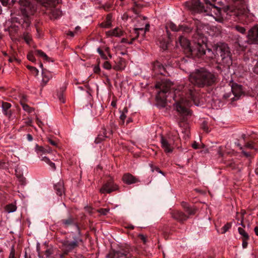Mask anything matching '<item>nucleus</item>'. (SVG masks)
I'll use <instances>...</instances> for the list:
<instances>
[{"mask_svg": "<svg viewBox=\"0 0 258 258\" xmlns=\"http://www.w3.org/2000/svg\"><path fill=\"white\" fill-rule=\"evenodd\" d=\"M192 148H194V149H198L199 147H198V143L196 142H195L192 144Z\"/></svg>", "mask_w": 258, "mask_h": 258, "instance_id": "obj_60", "label": "nucleus"}, {"mask_svg": "<svg viewBox=\"0 0 258 258\" xmlns=\"http://www.w3.org/2000/svg\"><path fill=\"white\" fill-rule=\"evenodd\" d=\"M183 206L186 212H187L189 215L195 214V210L190 208L186 203L183 204Z\"/></svg>", "mask_w": 258, "mask_h": 258, "instance_id": "obj_30", "label": "nucleus"}, {"mask_svg": "<svg viewBox=\"0 0 258 258\" xmlns=\"http://www.w3.org/2000/svg\"><path fill=\"white\" fill-rule=\"evenodd\" d=\"M245 147L246 148H248V149H253V146L252 144L250 143H246L245 145Z\"/></svg>", "mask_w": 258, "mask_h": 258, "instance_id": "obj_50", "label": "nucleus"}, {"mask_svg": "<svg viewBox=\"0 0 258 258\" xmlns=\"http://www.w3.org/2000/svg\"><path fill=\"white\" fill-rule=\"evenodd\" d=\"M238 230L239 233L242 236V238H245V239H248L249 236L243 228L239 227Z\"/></svg>", "mask_w": 258, "mask_h": 258, "instance_id": "obj_27", "label": "nucleus"}, {"mask_svg": "<svg viewBox=\"0 0 258 258\" xmlns=\"http://www.w3.org/2000/svg\"><path fill=\"white\" fill-rule=\"evenodd\" d=\"M57 248H49L45 250V254L47 257H50L52 254H54L53 256L56 253V250Z\"/></svg>", "mask_w": 258, "mask_h": 258, "instance_id": "obj_25", "label": "nucleus"}, {"mask_svg": "<svg viewBox=\"0 0 258 258\" xmlns=\"http://www.w3.org/2000/svg\"><path fill=\"white\" fill-rule=\"evenodd\" d=\"M243 239V243H242V245H243V247H246L247 246V240L248 239H245V238H242Z\"/></svg>", "mask_w": 258, "mask_h": 258, "instance_id": "obj_58", "label": "nucleus"}, {"mask_svg": "<svg viewBox=\"0 0 258 258\" xmlns=\"http://www.w3.org/2000/svg\"><path fill=\"white\" fill-rule=\"evenodd\" d=\"M28 68L32 71H35L36 73V75L38 74V70L36 68L33 67L28 66Z\"/></svg>", "mask_w": 258, "mask_h": 258, "instance_id": "obj_46", "label": "nucleus"}, {"mask_svg": "<svg viewBox=\"0 0 258 258\" xmlns=\"http://www.w3.org/2000/svg\"><path fill=\"white\" fill-rule=\"evenodd\" d=\"M21 100L23 102H24V103H25V102L27 101V96H26L25 95H22L21 98L20 99V101Z\"/></svg>", "mask_w": 258, "mask_h": 258, "instance_id": "obj_51", "label": "nucleus"}, {"mask_svg": "<svg viewBox=\"0 0 258 258\" xmlns=\"http://www.w3.org/2000/svg\"><path fill=\"white\" fill-rule=\"evenodd\" d=\"M209 33L211 36H217L221 33V29L218 27L213 26Z\"/></svg>", "mask_w": 258, "mask_h": 258, "instance_id": "obj_22", "label": "nucleus"}, {"mask_svg": "<svg viewBox=\"0 0 258 258\" xmlns=\"http://www.w3.org/2000/svg\"><path fill=\"white\" fill-rule=\"evenodd\" d=\"M9 258H15V250L14 248H12V250L10 253Z\"/></svg>", "mask_w": 258, "mask_h": 258, "instance_id": "obj_47", "label": "nucleus"}, {"mask_svg": "<svg viewBox=\"0 0 258 258\" xmlns=\"http://www.w3.org/2000/svg\"><path fill=\"white\" fill-rule=\"evenodd\" d=\"M97 211L102 215H106L109 211V209H100L98 210Z\"/></svg>", "mask_w": 258, "mask_h": 258, "instance_id": "obj_34", "label": "nucleus"}, {"mask_svg": "<svg viewBox=\"0 0 258 258\" xmlns=\"http://www.w3.org/2000/svg\"><path fill=\"white\" fill-rule=\"evenodd\" d=\"M160 47H162L163 49H166L167 48V44L165 41L160 43Z\"/></svg>", "mask_w": 258, "mask_h": 258, "instance_id": "obj_44", "label": "nucleus"}, {"mask_svg": "<svg viewBox=\"0 0 258 258\" xmlns=\"http://www.w3.org/2000/svg\"><path fill=\"white\" fill-rule=\"evenodd\" d=\"M205 5L206 7L205 8L204 12L206 13L207 15L214 16H218L220 14V9L217 6L211 4L210 1L205 0Z\"/></svg>", "mask_w": 258, "mask_h": 258, "instance_id": "obj_9", "label": "nucleus"}, {"mask_svg": "<svg viewBox=\"0 0 258 258\" xmlns=\"http://www.w3.org/2000/svg\"><path fill=\"white\" fill-rule=\"evenodd\" d=\"M16 207L14 205L10 204L6 206V210L8 213L14 212L16 210Z\"/></svg>", "mask_w": 258, "mask_h": 258, "instance_id": "obj_31", "label": "nucleus"}, {"mask_svg": "<svg viewBox=\"0 0 258 258\" xmlns=\"http://www.w3.org/2000/svg\"><path fill=\"white\" fill-rule=\"evenodd\" d=\"M24 39L27 43H29L31 41V37L28 33L24 34Z\"/></svg>", "mask_w": 258, "mask_h": 258, "instance_id": "obj_35", "label": "nucleus"}, {"mask_svg": "<svg viewBox=\"0 0 258 258\" xmlns=\"http://www.w3.org/2000/svg\"><path fill=\"white\" fill-rule=\"evenodd\" d=\"M73 240L71 241L69 238L61 240L59 242L61 245L59 246V249H56V253L53 256V258H64L70 252L78 247L80 242L82 241L79 236H73Z\"/></svg>", "mask_w": 258, "mask_h": 258, "instance_id": "obj_3", "label": "nucleus"}, {"mask_svg": "<svg viewBox=\"0 0 258 258\" xmlns=\"http://www.w3.org/2000/svg\"><path fill=\"white\" fill-rule=\"evenodd\" d=\"M122 180L124 183L127 184L135 183L139 181L138 178L128 173L124 174L122 177Z\"/></svg>", "mask_w": 258, "mask_h": 258, "instance_id": "obj_16", "label": "nucleus"}, {"mask_svg": "<svg viewBox=\"0 0 258 258\" xmlns=\"http://www.w3.org/2000/svg\"><path fill=\"white\" fill-rule=\"evenodd\" d=\"M172 217L182 222L184 220H186L187 219V217L182 212L176 211H174L172 213Z\"/></svg>", "mask_w": 258, "mask_h": 258, "instance_id": "obj_18", "label": "nucleus"}, {"mask_svg": "<svg viewBox=\"0 0 258 258\" xmlns=\"http://www.w3.org/2000/svg\"><path fill=\"white\" fill-rule=\"evenodd\" d=\"M253 72L256 74H258V61L253 68Z\"/></svg>", "mask_w": 258, "mask_h": 258, "instance_id": "obj_54", "label": "nucleus"}, {"mask_svg": "<svg viewBox=\"0 0 258 258\" xmlns=\"http://www.w3.org/2000/svg\"><path fill=\"white\" fill-rule=\"evenodd\" d=\"M0 1L4 6H7L9 4V0H0Z\"/></svg>", "mask_w": 258, "mask_h": 258, "instance_id": "obj_49", "label": "nucleus"}, {"mask_svg": "<svg viewBox=\"0 0 258 258\" xmlns=\"http://www.w3.org/2000/svg\"><path fill=\"white\" fill-rule=\"evenodd\" d=\"M178 139V137L176 136H168L167 137L162 136L160 141L162 148L166 153H171L174 148L175 142Z\"/></svg>", "mask_w": 258, "mask_h": 258, "instance_id": "obj_7", "label": "nucleus"}, {"mask_svg": "<svg viewBox=\"0 0 258 258\" xmlns=\"http://www.w3.org/2000/svg\"><path fill=\"white\" fill-rule=\"evenodd\" d=\"M42 79L41 86L43 87L47 84L48 81L52 78V76L51 73L46 70H42Z\"/></svg>", "mask_w": 258, "mask_h": 258, "instance_id": "obj_15", "label": "nucleus"}, {"mask_svg": "<svg viewBox=\"0 0 258 258\" xmlns=\"http://www.w3.org/2000/svg\"><path fill=\"white\" fill-rule=\"evenodd\" d=\"M217 80L215 74L201 68L191 73L189 77V82L177 86L174 92L173 97L175 101V108L182 117L184 121L191 115L189 107L191 101L196 105H199L198 93L195 90L194 85L199 87H204L213 85Z\"/></svg>", "mask_w": 258, "mask_h": 258, "instance_id": "obj_1", "label": "nucleus"}, {"mask_svg": "<svg viewBox=\"0 0 258 258\" xmlns=\"http://www.w3.org/2000/svg\"><path fill=\"white\" fill-rule=\"evenodd\" d=\"M107 137L106 134L104 133L103 135H99L98 137L96 138L95 140V142L96 144H98L100 143L102 141H103L105 138Z\"/></svg>", "mask_w": 258, "mask_h": 258, "instance_id": "obj_32", "label": "nucleus"}, {"mask_svg": "<svg viewBox=\"0 0 258 258\" xmlns=\"http://www.w3.org/2000/svg\"><path fill=\"white\" fill-rule=\"evenodd\" d=\"M139 30H140V31H144V29L141 28H136L135 29V33L137 34V37H138L139 36V33H138V31Z\"/></svg>", "mask_w": 258, "mask_h": 258, "instance_id": "obj_55", "label": "nucleus"}, {"mask_svg": "<svg viewBox=\"0 0 258 258\" xmlns=\"http://www.w3.org/2000/svg\"><path fill=\"white\" fill-rule=\"evenodd\" d=\"M136 39V38H134L132 39V40L130 42H127V39H125V38H122L121 39V42L122 43H128V44H132V42L133 41H134L135 39Z\"/></svg>", "mask_w": 258, "mask_h": 258, "instance_id": "obj_48", "label": "nucleus"}, {"mask_svg": "<svg viewBox=\"0 0 258 258\" xmlns=\"http://www.w3.org/2000/svg\"><path fill=\"white\" fill-rule=\"evenodd\" d=\"M126 118V115L124 114V113H122L120 115V119L121 120L120 124H123L124 123V119Z\"/></svg>", "mask_w": 258, "mask_h": 258, "instance_id": "obj_41", "label": "nucleus"}, {"mask_svg": "<svg viewBox=\"0 0 258 258\" xmlns=\"http://www.w3.org/2000/svg\"><path fill=\"white\" fill-rule=\"evenodd\" d=\"M139 237L141 239L144 244L146 243L147 242V237L143 234H139Z\"/></svg>", "mask_w": 258, "mask_h": 258, "instance_id": "obj_40", "label": "nucleus"}, {"mask_svg": "<svg viewBox=\"0 0 258 258\" xmlns=\"http://www.w3.org/2000/svg\"><path fill=\"white\" fill-rule=\"evenodd\" d=\"M190 3L191 6H190V9L197 11L198 12H204L206 7V5L202 6L199 0H191Z\"/></svg>", "mask_w": 258, "mask_h": 258, "instance_id": "obj_13", "label": "nucleus"}, {"mask_svg": "<svg viewBox=\"0 0 258 258\" xmlns=\"http://www.w3.org/2000/svg\"><path fill=\"white\" fill-rule=\"evenodd\" d=\"M51 15L53 18L57 19L61 16V12L59 10L53 9L51 11Z\"/></svg>", "mask_w": 258, "mask_h": 258, "instance_id": "obj_26", "label": "nucleus"}, {"mask_svg": "<svg viewBox=\"0 0 258 258\" xmlns=\"http://www.w3.org/2000/svg\"><path fill=\"white\" fill-rule=\"evenodd\" d=\"M27 139L28 141H31L33 140V137L30 134L27 135Z\"/></svg>", "mask_w": 258, "mask_h": 258, "instance_id": "obj_61", "label": "nucleus"}, {"mask_svg": "<svg viewBox=\"0 0 258 258\" xmlns=\"http://www.w3.org/2000/svg\"><path fill=\"white\" fill-rule=\"evenodd\" d=\"M153 70L157 74L165 75L166 73V69L159 61L155 62L153 64Z\"/></svg>", "mask_w": 258, "mask_h": 258, "instance_id": "obj_17", "label": "nucleus"}, {"mask_svg": "<svg viewBox=\"0 0 258 258\" xmlns=\"http://www.w3.org/2000/svg\"><path fill=\"white\" fill-rule=\"evenodd\" d=\"M48 164L49 165V166L52 168L53 170L55 169V166L54 163L50 161L49 163H48Z\"/></svg>", "mask_w": 258, "mask_h": 258, "instance_id": "obj_56", "label": "nucleus"}, {"mask_svg": "<svg viewBox=\"0 0 258 258\" xmlns=\"http://www.w3.org/2000/svg\"><path fill=\"white\" fill-rule=\"evenodd\" d=\"M173 85L171 82L168 80H162L161 82L157 83L155 87L160 90L156 96V99L162 107H165L166 104V94Z\"/></svg>", "mask_w": 258, "mask_h": 258, "instance_id": "obj_4", "label": "nucleus"}, {"mask_svg": "<svg viewBox=\"0 0 258 258\" xmlns=\"http://www.w3.org/2000/svg\"><path fill=\"white\" fill-rule=\"evenodd\" d=\"M27 58L29 60L33 62H34L36 60V59L32 53H29L27 55Z\"/></svg>", "mask_w": 258, "mask_h": 258, "instance_id": "obj_42", "label": "nucleus"}, {"mask_svg": "<svg viewBox=\"0 0 258 258\" xmlns=\"http://www.w3.org/2000/svg\"><path fill=\"white\" fill-rule=\"evenodd\" d=\"M48 142L51 145H52L53 146H57V143L55 141H54L50 139H48Z\"/></svg>", "mask_w": 258, "mask_h": 258, "instance_id": "obj_53", "label": "nucleus"}, {"mask_svg": "<svg viewBox=\"0 0 258 258\" xmlns=\"http://www.w3.org/2000/svg\"><path fill=\"white\" fill-rule=\"evenodd\" d=\"M111 16L110 15H107L106 17V21L104 23L101 24V27L104 28H109L111 26Z\"/></svg>", "mask_w": 258, "mask_h": 258, "instance_id": "obj_24", "label": "nucleus"}, {"mask_svg": "<svg viewBox=\"0 0 258 258\" xmlns=\"http://www.w3.org/2000/svg\"><path fill=\"white\" fill-rule=\"evenodd\" d=\"M61 222L65 227H68L71 225H74L77 231H79V228L78 226L76 225L74 219L72 217H69L67 219H63L61 220Z\"/></svg>", "mask_w": 258, "mask_h": 258, "instance_id": "obj_20", "label": "nucleus"}, {"mask_svg": "<svg viewBox=\"0 0 258 258\" xmlns=\"http://www.w3.org/2000/svg\"><path fill=\"white\" fill-rule=\"evenodd\" d=\"M20 103H21L23 109L25 111H26L29 113L32 112L33 109L32 108L30 107L27 104H26L25 103L23 102L22 100L20 101Z\"/></svg>", "mask_w": 258, "mask_h": 258, "instance_id": "obj_28", "label": "nucleus"}, {"mask_svg": "<svg viewBox=\"0 0 258 258\" xmlns=\"http://www.w3.org/2000/svg\"><path fill=\"white\" fill-rule=\"evenodd\" d=\"M215 52L220 55L221 58V63L223 65L229 67L232 64L231 52L227 44L223 43H219L214 46Z\"/></svg>", "mask_w": 258, "mask_h": 258, "instance_id": "obj_5", "label": "nucleus"}, {"mask_svg": "<svg viewBox=\"0 0 258 258\" xmlns=\"http://www.w3.org/2000/svg\"><path fill=\"white\" fill-rule=\"evenodd\" d=\"M7 168L6 164L4 162H0V168Z\"/></svg>", "mask_w": 258, "mask_h": 258, "instance_id": "obj_57", "label": "nucleus"}, {"mask_svg": "<svg viewBox=\"0 0 258 258\" xmlns=\"http://www.w3.org/2000/svg\"><path fill=\"white\" fill-rule=\"evenodd\" d=\"M42 5L45 7H47L50 5L53 0H37Z\"/></svg>", "mask_w": 258, "mask_h": 258, "instance_id": "obj_33", "label": "nucleus"}, {"mask_svg": "<svg viewBox=\"0 0 258 258\" xmlns=\"http://www.w3.org/2000/svg\"><path fill=\"white\" fill-rule=\"evenodd\" d=\"M103 67L105 69L110 70L111 68V64H110V63L108 61H105L103 63Z\"/></svg>", "mask_w": 258, "mask_h": 258, "instance_id": "obj_38", "label": "nucleus"}, {"mask_svg": "<svg viewBox=\"0 0 258 258\" xmlns=\"http://www.w3.org/2000/svg\"><path fill=\"white\" fill-rule=\"evenodd\" d=\"M254 230L255 234L258 236V227H255Z\"/></svg>", "mask_w": 258, "mask_h": 258, "instance_id": "obj_64", "label": "nucleus"}, {"mask_svg": "<svg viewBox=\"0 0 258 258\" xmlns=\"http://www.w3.org/2000/svg\"><path fill=\"white\" fill-rule=\"evenodd\" d=\"M235 28L237 31L242 34H244L245 32V29L243 27L240 26H236Z\"/></svg>", "mask_w": 258, "mask_h": 258, "instance_id": "obj_37", "label": "nucleus"}, {"mask_svg": "<svg viewBox=\"0 0 258 258\" xmlns=\"http://www.w3.org/2000/svg\"><path fill=\"white\" fill-rule=\"evenodd\" d=\"M166 29L167 30V33H168V29H170L171 30L174 31H182L185 33H189L191 31V29L185 26H179L177 27L175 24L172 22H169L166 25Z\"/></svg>", "mask_w": 258, "mask_h": 258, "instance_id": "obj_12", "label": "nucleus"}, {"mask_svg": "<svg viewBox=\"0 0 258 258\" xmlns=\"http://www.w3.org/2000/svg\"><path fill=\"white\" fill-rule=\"evenodd\" d=\"M19 4L22 14L25 18L24 23L26 26L28 27L30 24L29 18L35 13L36 7L32 4L30 0H20Z\"/></svg>", "mask_w": 258, "mask_h": 258, "instance_id": "obj_6", "label": "nucleus"}, {"mask_svg": "<svg viewBox=\"0 0 258 258\" xmlns=\"http://www.w3.org/2000/svg\"><path fill=\"white\" fill-rule=\"evenodd\" d=\"M117 189L118 186L110 179L103 185L100 189V192L101 194H109L117 190Z\"/></svg>", "mask_w": 258, "mask_h": 258, "instance_id": "obj_11", "label": "nucleus"}, {"mask_svg": "<svg viewBox=\"0 0 258 258\" xmlns=\"http://www.w3.org/2000/svg\"><path fill=\"white\" fill-rule=\"evenodd\" d=\"M57 195L61 196L64 192L63 183L62 181L58 182L54 185Z\"/></svg>", "mask_w": 258, "mask_h": 258, "instance_id": "obj_21", "label": "nucleus"}, {"mask_svg": "<svg viewBox=\"0 0 258 258\" xmlns=\"http://www.w3.org/2000/svg\"><path fill=\"white\" fill-rule=\"evenodd\" d=\"M35 54L43 58L44 60L49 61L50 58L47 55L41 50H37L35 51Z\"/></svg>", "mask_w": 258, "mask_h": 258, "instance_id": "obj_23", "label": "nucleus"}, {"mask_svg": "<svg viewBox=\"0 0 258 258\" xmlns=\"http://www.w3.org/2000/svg\"><path fill=\"white\" fill-rule=\"evenodd\" d=\"M231 92L232 93L225 94L223 97L226 99L230 98L232 101L238 100L242 94L241 86L236 84H233Z\"/></svg>", "mask_w": 258, "mask_h": 258, "instance_id": "obj_8", "label": "nucleus"}, {"mask_svg": "<svg viewBox=\"0 0 258 258\" xmlns=\"http://www.w3.org/2000/svg\"><path fill=\"white\" fill-rule=\"evenodd\" d=\"M222 151H223L222 147H219L218 148V150H217V152H218V155L221 157H222L223 155Z\"/></svg>", "mask_w": 258, "mask_h": 258, "instance_id": "obj_43", "label": "nucleus"}, {"mask_svg": "<svg viewBox=\"0 0 258 258\" xmlns=\"http://www.w3.org/2000/svg\"><path fill=\"white\" fill-rule=\"evenodd\" d=\"M36 120H37V123L38 124V125L40 127H41L42 125H43L42 122L40 120H39L38 118H36Z\"/></svg>", "mask_w": 258, "mask_h": 258, "instance_id": "obj_59", "label": "nucleus"}, {"mask_svg": "<svg viewBox=\"0 0 258 258\" xmlns=\"http://www.w3.org/2000/svg\"><path fill=\"white\" fill-rule=\"evenodd\" d=\"M97 51L100 54L101 57L104 59H107V57L106 55L103 53V52L100 49V48H98L97 49Z\"/></svg>", "mask_w": 258, "mask_h": 258, "instance_id": "obj_39", "label": "nucleus"}, {"mask_svg": "<svg viewBox=\"0 0 258 258\" xmlns=\"http://www.w3.org/2000/svg\"><path fill=\"white\" fill-rule=\"evenodd\" d=\"M204 27H198L196 33L193 36L194 46L192 47L190 46V42L185 38L180 36L178 41L176 42V45H180L186 52H189L193 56L202 57L206 55V57L209 58H213L215 55L210 49H207V38L203 34V29Z\"/></svg>", "mask_w": 258, "mask_h": 258, "instance_id": "obj_2", "label": "nucleus"}, {"mask_svg": "<svg viewBox=\"0 0 258 258\" xmlns=\"http://www.w3.org/2000/svg\"><path fill=\"white\" fill-rule=\"evenodd\" d=\"M41 160H42V161H44V162H45V163H47V164H48V163H49V162L50 161V160H49V158H47V157H43V158H42Z\"/></svg>", "mask_w": 258, "mask_h": 258, "instance_id": "obj_52", "label": "nucleus"}, {"mask_svg": "<svg viewBox=\"0 0 258 258\" xmlns=\"http://www.w3.org/2000/svg\"><path fill=\"white\" fill-rule=\"evenodd\" d=\"M247 41L250 44H258V26H255L248 32Z\"/></svg>", "mask_w": 258, "mask_h": 258, "instance_id": "obj_10", "label": "nucleus"}, {"mask_svg": "<svg viewBox=\"0 0 258 258\" xmlns=\"http://www.w3.org/2000/svg\"><path fill=\"white\" fill-rule=\"evenodd\" d=\"M231 227V224L230 223H227L225 224L221 229V231H219L221 234L226 233Z\"/></svg>", "mask_w": 258, "mask_h": 258, "instance_id": "obj_29", "label": "nucleus"}, {"mask_svg": "<svg viewBox=\"0 0 258 258\" xmlns=\"http://www.w3.org/2000/svg\"><path fill=\"white\" fill-rule=\"evenodd\" d=\"M94 70L95 73H98L100 71V68L99 66H96Z\"/></svg>", "mask_w": 258, "mask_h": 258, "instance_id": "obj_63", "label": "nucleus"}, {"mask_svg": "<svg viewBox=\"0 0 258 258\" xmlns=\"http://www.w3.org/2000/svg\"><path fill=\"white\" fill-rule=\"evenodd\" d=\"M114 258H130L131 255L129 249H122L115 251L113 253Z\"/></svg>", "mask_w": 258, "mask_h": 258, "instance_id": "obj_14", "label": "nucleus"}, {"mask_svg": "<svg viewBox=\"0 0 258 258\" xmlns=\"http://www.w3.org/2000/svg\"><path fill=\"white\" fill-rule=\"evenodd\" d=\"M113 69L115 70H121L123 69V67H119L118 66H115L113 67Z\"/></svg>", "mask_w": 258, "mask_h": 258, "instance_id": "obj_62", "label": "nucleus"}, {"mask_svg": "<svg viewBox=\"0 0 258 258\" xmlns=\"http://www.w3.org/2000/svg\"><path fill=\"white\" fill-rule=\"evenodd\" d=\"M85 210L86 212H88L89 214H91L92 208L90 206H86L85 207Z\"/></svg>", "mask_w": 258, "mask_h": 258, "instance_id": "obj_45", "label": "nucleus"}, {"mask_svg": "<svg viewBox=\"0 0 258 258\" xmlns=\"http://www.w3.org/2000/svg\"><path fill=\"white\" fill-rule=\"evenodd\" d=\"M123 31L118 27L106 32V35L108 36L120 37L123 35Z\"/></svg>", "mask_w": 258, "mask_h": 258, "instance_id": "obj_19", "label": "nucleus"}, {"mask_svg": "<svg viewBox=\"0 0 258 258\" xmlns=\"http://www.w3.org/2000/svg\"><path fill=\"white\" fill-rule=\"evenodd\" d=\"M11 106V105L8 102H3L2 104V108L4 111L7 110Z\"/></svg>", "mask_w": 258, "mask_h": 258, "instance_id": "obj_36", "label": "nucleus"}]
</instances>
